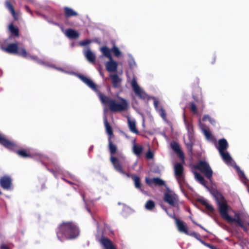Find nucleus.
Returning a JSON list of instances; mask_svg holds the SVG:
<instances>
[{"label": "nucleus", "instance_id": "obj_1", "mask_svg": "<svg viewBox=\"0 0 249 249\" xmlns=\"http://www.w3.org/2000/svg\"><path fill=\"white\" fill-rule=\"evenodd\" d=\"M77 76L84 83L97 93L102 104L105 105H108L109 110L111 112H120L125 111L127 109L128 104L125 99L120 98V102L118 103L116 100L105 96L99 91L97 86L89 78L81 74H78Z\"/></svg>", "mask_w": 249, "mask_h": 249}, {"label": "nucleus", "instance_id": "obj_2", "mask_svg": "<svg viewBox=\"0 0 249 249\" xmlns=\"http://www.w3.org/2000/svg\"><path fill=\"white\" fill-rule=\"evenodd\" d=\"M79 233L78 227L72 222H63L59 225L56 231L57 237L60 241L74 239Z\"/></svg>", "mask_w": 249, "mask_h": 249}, {"label": "nucleus", "instance_id": "obj_3", "mask_svg": "<svg viewBox=\"0 0 249 249\" xmlns=\"http://www.w3.org/2000/svg\"><path fill=\"white\" fill-rule=\"evenodd\" d=\"M169 216L175 220L176 225L179 232L192 236L196 239H197L199 237H200V235L199 233L194 231H188L186 224L182 220L178 218L175 215H169Z\"/></svg>", "mask_w": 249, "mask_h": 249}, {"label": "nucleus", "instance_id": "obj_4", "mask_svg": "<svg viewBox=\"0 0 249 249\" xmlns=\"http://www.w3.org/2000/svg\"><path fill=\"white\" fill-rule=\"evenodd\" d=\"M215 198L218 206L219 212L221 217L227 220L230 216L228 214V205L224 196L220 193L215 196Z\"/></svg>", "mask_w": 249, "mask_h": 249}, {"label": "nucleus", "instance_id": "obj_5", "mask_svg": "<svg viewBox=\"0 0 249 249\" xmlns=\"http://www.w3.org/2000/svg\"><path fill=\"white\" fill-rule=\"evenodd\" d=\"M3 50L9 53L17 54L25 58L28 56L27 53L24 48H18V42L8 44Z\"/></svg>", "mask_w": 249, "mask_h": 249}, {"label": "nucleus", "instance_id": "obj_6", "mask_svg": "<svg viewBox=\"0 0 249 249\" xmlns=\"http://www.w3.org/2000/svg\"><path fill=\"white\" fill-rule=\"evenodd\" d=\"M196 168L203 173L209 180L212 178L213 172L209 164L205 161H200L196 166Z\"/></svg>", "mask_w": 249, "mask_h": 249}, {"label": "nucleus", "instance_id": "obj_7", "mask_svg": "<svg viewBox=\"0 0 249 249\" xmlns=\"http://www.w3.org/2000/svg\"><path fill=\"white\" fill-rule=\"evenodd\" d=\"M163 200L172 207H176L178 204V197L174 192L168 190L164 193Z\"/></svg>", "mask_w": 249, "mask_h": 249}, {"label": "nucleus", "instance_id": "obj_8", "mask_svg": "<svg viewBox=\"0 0 249 249\" xmlns=\"http://www.w3.org/2000/svg\"><path fill=\"white\" fill-rule=\"evenodd\" d=\"M131 86L133 88V91L135 94L139 98L145 100L148 98V96L146 93L138 85L137 81L135 79H133L131 83Z\"/></svg>", "mask_w": 249, "mask_h": 249}, {"label": "nucleus", "instance_id": "obj_9", "mask_svg": "<svg viewBox=\"0 0 249 249\" xmlns=\"http://www.w3.org/2000/svg\"><path fill=\"white\" fill-rule=\"evenodd\" d=\"M0 186L4 190H11L13 189V183L12 178L7 175L0 178Z\"/></svg>", "mask_w": 249, "mask_h": 249}, {"label": "nucleus", "instance_id": "obj_10", "mask_svg": "<svg viewBox=\"0 0 249 249\" xmlns=\"http://www.w3.org/2000/svg\"><path fill=\"white\" fill-rule=\"evenodd\" d=\"M145 181L146 183L150 187H153L154 186H162L165 185V181L159 178H150L146 177Z\"/></svg>", "mask_w": 249, "mask_h": 249}, {"label": "nucleus", "instance_id": "obj_11", "mask_svg": "<svg viewBox=\"0 0 249 249\" xmlns=\"http://www.w3.org/2000/svg\"><path fill=\"white\" fill-rule=\"evenodd\" d=\"M184 168L181 163H178L174 166L175 175L176 176L178 182L180 183L184 180Z\"/></svg>", "mask_w": 249, "mask_h": 249}, {"label": "nucleus", "instance_id": "obj_12", "mask_svg": "<svg viewBox=\"0 0 249 249\" xmlns=\"http://www.w3.org/2000/svg\"><path fill=\"white\" fill-rule=\"evenodd\" d=\"M0 144L8 149H15L16 145L14 142L8 140L0 134Z\"/></svg>", "mask_w": 249, "mask_h": 249}, {"label": "nucleus", "instance_id": "obj_13", "mask_svg": "<svg viewBox=\"0 0 249 249\" xmlns=\"http://www.w3.org/2000/svg\"><path fill=\"white\" fill-rule=\"evenodd\" d=\"M170 145L172 149L176 153L178 156L184 161V155L183 151L180 148L178 143L175 141L171 142Z\"/></svg>", "mask_w": 249, "mask_h": 249}, {"label": "nucleus", "instance_id": "obj_14", "mask_svg": "<svg viewBox=\"0 0 249 249\" xmlns=\"http://www.w3.org/2000/svg\"><path fill=\"white\" fill-rule=\"evenodd\" d=\"M110 160L112 164L114 169L120 173H123L124 170L119 160L115 157L111 156Z\"/></svg>", "mask_w": 249, "mask_h": 249}, {"label": "nucleus", "instance_id": "obj_15", "mask_svg": "<svg viewBox=\"0 0 249 249\" xmlns=\"http://www.w3.org/2000/svg\"><path fill=\"white\" fill-rule=\"evenodd\" d=\"M107 70L109 72H116L117 70L118 64L112 58L106 63Z\"/></svg>", "mask_w": 249, "mask_h": 249}, {"label": "nucleus", "instance_id": "obj_16", "mask_svg": "<svg viewBox=\"0 0 249 249\" xmlns=\"http://www.w3.org/2000/svg\"><path fill=\"white\" fill-rule=\"evenodd\" d=\"M226 220L229 222H235L242 228L245 225V223L242 220L238 213H235L234 217H231L230 216Z\"/></svg>", "mask_w": 249, "mask_h": 249}, {"label": "nucleus", "instance_id": "obj_17", "mask_svg": "<svg viewBox=\"0 0 249 249\" xmlns=\"http://www.w3.org/2000/svg\"><path fill=\"white\" fill-rule=\"evenodd\" d=\"M100 242L106 249H116L110 239L107 237H102Z\"/></svg>", "mask_w": 249, "mask_h": 249}, {"label": "nucleus", "instance_id": "obj_18", "mask_svg": "<svg viewBox=\"0 0 249 249\" xmlns=\"http://www.w3.org/2000/svg\"><path fill=\"white\" fill-rule=\"evenodd\" d=\"M6 8L10 12L15 20H18V16L16 13L14 7L9 0H6L5 2Z\"/></svg>", "mask_w": 249, "mask_h": 249}, {"label": "nucleus", "instance_id": "obj_19", "mask_svg": "<svg viewBox=\"0 0 249 249\" xmlns=\"http://www.w3.org/2000/svg\"><path fill=\"white\" fill-rule=\"evenodd\" d=\"M109 77L111 79L112 84L113 88H119L122 79L119 77L117 74H110Z\"/></svg>", "mask_w": 249, "mask_h": 249}, {"label": "nucleus", "instance_id": "obj_20", "mask_svg": "<svg viewBox=\"0 0 249 249\" xmlns=\"http://www.w3.org/2000/svg\"><path fill=\"white\" fill-rule=\"evenodd\" d=\"M15 144L16 147L15 148V149H13L12 151H15L16 153L19 156L22 157V158H31L32 156L29 153L27 150L26 149H20V150H17L18 148L17 145ZM10 150H12V149H10Z\"/></svg>", "mask_w": 249, "mask_h": 249}, {"label": "nucleus", "instance_id": "obj_21", "mask_svg": "<svg viewBox=\"0 0 249 249\" xmlns=\"http://www.w3.org/2000/svg\"><path fill=\"white\" fill-rule=\"evenodd\" d=\"M228 147V143L225 139H221L218 141V146L217 147L219 152L225 151Z\"/></svg>", "mask_w": 249, "mask_h": 249}, {"label": "nucleus", "instance_id": "obj_22", "mask_svg": "<svg viewBox=\"0 0 249 249\" xmlns=\"http://www.w3.org/2000/svg\"><path fill=\"white\" fill-rule=\"evenodd\" d=\"M85 56L87 59L90 63H95L96 57L90 49H88L85 53Z\"/></svg>", "mask_w": 249, "mask_h": 249}, {"label": "nucleus", "instance_id": "obj_23", "mask_svg": "<svg viewBox=\"0 0 249 249\" xmlns=\"http://www.w3.org/2000/svg\"><path fill=\"white\" fill-rule=\"evenodd\" d=\"M64 11L65 16L66 18L76 17L78 15V14L76 11L68 7H65L64 8Z\"/></svg>", "mask_w": 249, "mask_h": 249}, {"label": "nucleus", "instance_id": "obj_24", "mask_svg": "<svg viewBox=\"0 0 249 249\" xmlns=\"http://www.w3.org/2000/svg\"><path fill=\"white\" fill-rule=\"evenodd\" d=\"M66 35L70 39H76L79 36V33L72 29H67L66 31Z\"/></svg>", "mask_w": 249, "mask_h": 249}, {"label": "nucleus", "instance_id": "obj_25", "mask_svg": "<svg viewBox=\"0 0 249 249\" xmlns=\"http://www.w3.org/2000/svg\"><path fill=\"white\" fill-rule=\"evenodd\" d=\"M108 149L111 156L115 155L117 153V146L114 144L110 139V137H108Z\"/></svg>", "mask_w": 249, "mask_h": 249}, {"label": "nucleus", "instance_id": "obj_26", "mask_svg": "<svg viewBox=\"0 0 249 249\" xmlns=\"http://www.w3.org/2000/svg\"><path fill=\"white\" fill-rule=\"evenodd\" d=\"M131 178L134 181L135 187L137 189L140 190L142 192H143L140 177L137 176L132 175Z\"/></svg>", "mask_w": 249, "mask_h": 249}, {"label": "nucleus", "instance_id": "obj_27", "mask_svg": "<svg viewBox=\"0 0 249 249\" xmlns=\"http://www.w3.org/2000/svg\"><path fill=\"white\" fill-rule=\"evenodd\" d=\"M128 124L130 130L136 134H139V131L136 128V122L134 120H130V119H128Z\"/></svg>", "mask_w": 249, "mask_h": 249}, {"label": "nucleus", "instance_id": "obj_28", "mask_svg": "<svg viewBox=\"0 0 249 249\" xmlns=\"http://www.w3.org/2000/svg\"><path fill=\"white\" fill-rule=\"evenodd\" d=\"M195 176L197 180L199 182L203 185L206 188H208L207 182L205 180L204 177L202 176L199 173L196 172L195 173Z\"/></svg>", "mask_w": 249, "mask_h": 249}, {"label": "nucleus", "instance_id": "obj_29", "mask_svg": "<svg viewBox=\"0 0 249 249\" xmlns=\"http://www.w3.org/2000/svg\"><path fill=\"white\" fill-rule=\"evenodd\" d=\"M198 201L203 205H204L205 208H206V209L211 212V213H213L214 212V208L211 205H210V204H209L207 200H205V199H199L198 200Z\"/></svg>", "mask_w": 249, "mask_h": 249}, {"label": "nucleus", "instance_id": "obj_30", "mask_svg": "<svg viewBox=\"0 0 249 249\" xmlns=\"http://www.w3.org/2000/svg\"><path fill=\"white\" fill-rule=\"evenodd\" d=\"M104 124L106 127V130L107 133L109 135V137H110V138H111V136H113V130L112 129L111 126L107 122V120L106 118L104 119Z\"/></svg>", "mask_w": 249, "mask_h": 249}, {"label": "nucleus", "instance_id": "obj_31", "mask_svg": "<svg viewBox=\"0 0 249 249\" xmlns=\"http://www.w3.org/2000/svg\"><path fill=\"white\" fill-rule=\"evenodd\" d=\"M101 51L103 54L107 58L109 59H111L112 58L110 53V50L108 47L107 46H103L101 48Z\"/></svg>", "mask_w": 249, "mask_h": 249}, {"label": "nucleus", "instance_id": "obj_32", "mask_svg": "<svg viewBox=\"0 0 249 249\" xmlns=\"http://www.w3.org/2000/svg\"><path fill=\"white\" fill-rule=\"evenodd\" d=\"M9 29L12 35H14L17 37L19 36L18 28L15 26L13 24H11L9 26Z\"/></svg>", "mask_w": 249, "mask_h": 249}, {"label": "nucleus", "instance_id": "obj_33", "mask_svg": "<svg viewBox=\"0 0 249 249\" xmlns=\"http://www.w3.org/2000/svg\"><path fill=\"white\" fill-rule=\"evenodd\" d=\"M155 202L151 199L148 200L145 204V208L148 211H152L155 208Z\"/></svg>", "mask_w": 249, "mask_h": 249}, {"label": "nucleus", "instance_id": "obj_34", "mask_svg": "<svg viewBox=\"0 0 249 249\" xmlns=\"http://www.w3.org/2000/svg\"><path fill=\"white\" fill-rule=\"evenodd\" d=\"M221 156L222 157L223 160L226 162V163H230L231 162V157L230 154L228 153V152L226 151H222V152H219Z\"/></svg>", "mask_w": 249, "mask_h": 249}, {"label": "nucleus", "instance_id": "obj_35", "mask_svg": "<svg viewBox=\"0 0 249 249\" xmlns=\"http://www.w3.org/2000/svg\"><path fill=\"white\" fill-rule=\"evenodd\" d=\"M203 132L206 138L208 140L212 142H215L216 141L215 138L213 136L211 132L209 130L204 129Z\"/></svg>", "mask_w": 249, "mask_h": 249}, {"label": "nucleus", "instance_id": "obj_36", "mask_svg": "<svg viewBox=\"0 0 249 249\" xmlns=\"http://www.w3.org/2000/svg\"><path fill=\"white\" fill-rule=\"evenodd\" d=\"M133 150L135 155L140 156L142 152L143 147L142 146L134 145L133 147Z\"/></svg>", "mask_w": 249, "mask_h": 249}, {"label": "nucleus", "instance_id": "obj_37", "mask_svg": "<svg viewBox=\"0 0 249 249\" xmlns=\"http://www.w3.org/2000/svg\"><path fill=\"white\" fill-rule=\"evenodd\" d=\"M197 240H198L200 243H201L204 246L209 248L211 249H218L216 246H215L212 244L206 243L205 241H204L203 240H202L200 238V237H199Z\"/></svg>", "mask_w": 249, "mask_h": 249}, {"label": "nucleus", "instance_id": "obj_38", "mask_svg": "<svg viewBox=\"0 0 249 249\" xmlns=\"http://www.w3.org/2000/svg\"><path fill=\"white\" fill-rule=\"evenodd\" d=\"M111 51L112 52V53H114L116 57H119L121 54V51H120L119 48L115 45H114L113 47L112 48Z\"/></svg>", "mask_w": 249, "mask_h": 249}, {"label": "nucleus", "instance_id": "obj_39", "mask_svg": "<svg viewBox=\"0 0 249 249\" xmlns=\"http://www.w3.org/2000/svg\"><path fill=\"white\" fill-rule=\"evenodd\" d=\"M157 111L163 120H166V113L165 110L162 107L159 108Z\"/></svg>", "mask_w": 249, "mask_h": 249}, {"label": "nucleus", "instance_id": "obj_40", "mask_svg": "<svg viewBox=\"0 0 249 249\" xmlns=\"http://www.w3.org/2000/svg\"><path fill=\"white\" fill-rule=\"evenodd\" d=\"M190 109L194 114H196L197 113V107L195 103L191 102L190 103Z\"/></svg>", "mask_w": 249, "mask_h": 249}, {"label": "nucleus", "instance_id": "obj_41", "mask_svg": "<svg viewBox=\"0 0 249 249\" xmlns=\"http://www.w3.org/2000/svg\"><path fill=\"white\" fill-rule=\"evenodd\" d=\"M242 229L249 235V222L245 223V225Z\"/></svg>", "mask_w": 249, "mask_h": 249}, {"label": "nucleus", "instance_id": "obj_42", "mask_svg": "<svg viewBox=\"0 0 249 249\" xmlns=\"http://www.w3.org/2000/svg\"><path fill=\"white\" fill-rule=\"evenodd\" d=\"M186 148L188 152L192 153L193 151V144L191 142L186 143L185 144Z\"/></svg>", "mask_w": 249, "mask_h": 249}, {"label": "nucleus", "instance_id": "obj_43", "mask_svg": "<svg viewBox=\"0 0 249 249\" xmlns=\"http://www.w3.org/2000/svg\"><path fill=\"white\" fill-rule=\"evenodd\" d=\"M146 157L148 159H152L154 157V154L150 150H149L146 154Z\"/></svg>", "mask_w": 249, "mask_h": 249}, {"label": "nucleus", "instance_id": "obj_44", "mask_svg": "<svg viewBox=\"0 0 249 249\" xmlns=\"http://www.w3.org/2000/svg\"><path fill=\"white\" fill-rule=\"evenodd\" d=\"M192 222L195 224V225H197V226H198L199 227H200L201 229H202V230H204L205 231H207V232H208V231L205 228H204L201 225L197 223V222H196L193 219H192L191 220Z\"/></svg>", "mask_w": 249, "mask_h": 249}, {"label": "nucleus", "instance_id": "obj_45", "mask_svg": "<svg viewBox=\"0 0 249 249\" xmlns=\"http://www.w3.org/2000/svg\"><path fill=\"white\" fill-rule=\"evenodd\" d=\"M202 120L203 121H206L207 120H208L209 121H211V120H212V118H211L210 116L206 115L203 117Z\"/></svg>", "mask_w": 249, "mask_h": 249}, {"label": "nucleus", "instance_id": "obj_46", "mask_svg": "<svg viewBox=\"0 0 249 249\" xmlns=\"http://www.w3.org/2000/svg\"><path fill=\"white\" fill-rule=\"evenodd\" d=\"M239 176L241 178H245V175L242 171H239Z\"/></svg>", "mask_w": 249, "mask_h": 249}, {"label": "nucleus", "instance_id": "obj_47", "mask_svg": "<svg viewBox=\"0 0 249 249\" xmlns=\"http://www.w3.org/2000/svg\"><path fill=\"white\" fill-rule=\"evenodd\" d=\"M1 249H10L5 244H2L0 246Z\"/></svg>", "mask_w": 249, "mask_h": 249}, {"label": "nucleus", "instance_id": "obj_48", "mask_svg": "<svg viewBox=\"0 0 249 249\" xmlns=\"http://www.w3.org/2000/svg\"><path fill=\"white\" fill-rule=\"evenodd\" d=\"M129 66L130 68H132L133 64L135 65V62L133 60H132L131 61L129 62Z\"/></svg>", "mask_w": 249, "mask_h": 249}, {"label": "nucleus", "instance_id": "obj_49", "mask_svg": "<svg viewBox=\"0 0 249 249\" xmlns=\"http://www.w3.org/2000/svg\"><path fill=\"white\" fill-rule=\"evenodd\" d=\"M122 174H124V175H125V176H126L127 177H131V176L132 175H130L129 174L127 173H126L125 172H124V173H121Z\"/></svg>", "mask_w": 249, "mask_h": 249}, {"label": "nucleus", "instance_id": "obj_50", "mask_svg": "<svg viewBox=\"0 0 249 249\" xmlns=\"http://www.w3.org/2000/svg\"><path fill=\"white\" fill-rule=\"evenodd\" d=\"M215 60H216V57L215 56H213V60L212 61L211 63L214 64V62H215Z\"/></svg>", "mask_w": 249, "mask_h": 249}, {"label": "nucleus", "instance_id": "obj_51", "mask_svg": "<svg viewBox=\"0 0 249 249\" xmlns=\"http://www.w3.org/2000/svg\"><path fill=\"white\" fill-rule=\"evenodd\" d=\"M158 102L157 101H155L154 102V106H155V108L158 110Z\"/></svg>", "mask_w": 249, "mask_h": 249}, {"label": "nucleus", "instance_id": "obj_52", "mask_svg": "<svg viewBox=\"0 0 249 249\" xmlns=\"http://www.w3.org/2000/svg\"><path fill=\"white\" fill-rule=\"evenodd\" d=\"M162 208L163 209V210L166 212V213L169 215H170V214H169L168 212V210H167V209L165 207H162Z\"/></svg>", "mask_w": 249, "mask_h": 249}, {"label": "nucleus", "instance_id": "obj_53", "mask_svg": "<svg viewBox=\"0 0 249 249\" xmlns=\"http://www.w3.org/2000/svg\"><path fill=\"white\" fill-rule=\"evenodd\" d=\"M93 149V146H91L90 147L89 149V152L91 151Z\"/></svg>", "mask_w": 249, "mask_h": 249}, {"label": "nucleus", "instance_id": "obj_54", "mask_svg": "<svg viewBox=\"0 0 249 249\" xmlns=\"http://www.w3.org/2000/svg\"><path fill=\"white\" fill-rule=\"evenodd\" d=\"M88 43V41H86L85 42H83L82 43V45H85L87 44Z\"/></svg>", "mask_w": 249, "mask_h": 249}, {"label": "nucleus", "instance_id": "obj_55", "mask_svg": "<svg viewBox=\"0 0 249 249\" xmlns=\"http://www.w3.org/2000/svg\"><path fill=\"white\" fill-rule=\"evenodd\" d=\"M211 123H213V122H214V121L212 119V120H211V121H209Z\"/></svg>", "mask_w": 249, "mask_h": 249}, {"label": "nucleus", "instance_id": "obj_56", "mask_svg": "<svg viewBox=\"0 0 249 249\" xmlns=\"http://www.w3.org/2000/svg\"><path fill=\"white\" fill-rule=\"evenodd\" d=\"M68 182L69 183H70V184H71V183H72L71 181H68Z\"/></svg>", "mask_w": 249, "mask_h": 249}, {"label": "nucleus", "instance_id": "obj_57", "mask_svg": "<svg viewBox=\"0 0 249 249\" xmlns=\"http://www.w3.org/2000/svg\"><path fill=\"white\" fill-rule=\"evenodd\" d=\"M100 74H101L102 76H103V73H102V72H100Z\"/></svg>", "mask_w": 249, "mask_h": 249}, {"label": "nucleus", "instance_id": "obj_58", "mask_svg": "<svg viewBox=\"0 0 249 249\" xmlns=\"http://www.w3.org/2000/svg\"><path fill=\"white\" fill-rule=\"evenodd\" d=\"M1 194V192L0 191V195Z\"/></svg>", "mask_w": 249, "mask_h": 249}, {"label": "nucleus", "instance_id": "obj_59", "mask_svg": "<svg viewBox=\"0 0 249 249\" xmlns=\"http://www.w3.org/2000/svg\"><path fill=\"white\" fill-rule=\"evenodd\" d=\"M88 211H89V212H90V210H89V209H88Z\"/></svg>", "mask_w": 249, "mask_h": 249}, {"label": "nucleus", "instance_id": "obj_60", "mask_svg": "<svg viewBox=\"0 0 249 249\" xmlns=\"http://www.w3.org/2000/svg\"><path fill=\"white\" fill-rule=\"evenodd\" d=\"M26 8L28 9L29 8L28 6H26Z\"/></svg>", "mask_w": 249, "mask_h": 249}]
</instances>
